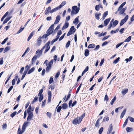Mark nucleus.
Listing matches in <instances>:
<instances>
[{"label":"nucleus","mask_w":134,"mask_h":134,"mask_svg":"<svg viewBox=\"0 0 134 134\" xmlns=\"http://www.w3.org/2000/svg\"><path fill=\"white\" fill-rule=\"evenodd\" d=\"M102 118H100L98 119L96 122L95 124V126L96 127H99V121L102 119Z\"/></svg>","instance_id":"obj_19"},{"label":"nucleus","mask_w":134,"mask_h":134,"mask_svg":"<svg viewBox=\"0 0 134 134\" xmlns=\"http://www.w3.org/2000/svg\"><path fill=\"white\" fill-rule=\"evenodd\" d=\"M109 118H104L103 119V122L108 121L109 120Z\"/></svg>","instance_id":"obj_55"},{"label":"nucleus","mask_w":134,"mask_h":134,"mask_svg":"<svg viewBox=\"0 0 134 134\" xmlns=\"http://www.w3.org/2000/svg\"><path fill=\"white\" fill-rule=\"evenodd\" d=\"M24 28L23 27L20 29L17 32V34H19L24 29Z\"/></svg>","instance_id":"obj_48"},{"label":"nucleus","mask_w":134,"mask_h":134,"mask_svg":"<svg viewBox=\"0 0 134 134\" xmlns=\"http://www.w3.org/2000/svg\"><path fill=\"white\" fill-rule=\"evenodd\" d=\"M81 85H82V83H81L80 85L78 87V88L77 89V90L76 91V93H77L79 91L80 88L81 87Z\"/></svg>","instance_id":"obj_51"},{"label":"nucleus","mask_w":134,"mask_h":134,"mask_svg":"<svg viewBox=\"0 0 134 134\" xmlns=\"http://www.w3.org/2000/svg\"><path fill=\"white\" fill-rule=\"evenodd\" d=\"M118 31H119L118 29H117L114 31L112 30L111 31L110 33L111 34H113L115 33H116L118 32Z\"/></svg>","instance_id":"obj_41"},{"label":"nucleus","mask_w":134,"mask_h":134,"mask_svg":"<svg viewBox=\"0 0 134 134\" xmlns=\"http://www.w3.org/2000/svg\"><path fill=\"white\" fill-rule=\"evenodd\" d=\"M48 102H50L51 101V98L52 96L51 92L50 91H48Z\"/></svg>","instance_id":"obj_17"},{"label":"nucleus","mask_w":134,"mask_h":134,"mask_svg":"<svg viewBox=\"0 0 134 134\" xmlns=\"http://www.w3.org/2000/svg\"><path fill=\"white\" fill-rule=\"evenodd\" d=\"M100 8V6L98 5H97L95 7V9L97 11H98Z\"/></svg>","instance_id":"obj_46"},{"label":"nucleus","mask_w":134,"mask_h":134,"mask_svg":"<svg viewBox=\"0 0 134 134\" xmlns=\"http://www.w3.org/2000/svg\"><path fill=\"white\" fill-rule=\"evenodd\" d=\"M39 96V101L41 102L43 98V94L38 95Z\"/></svg>","instance_id":"obj_40"},{"label":"nucleus","mask_w":134,"mask_h":134,"mask_svg":"<svg viewBox=\"0 0 134 134\" xmlns=\"http://www.w3.org/2000/svg\"><path fill=\"white\" fill-rule=\"evenodd\" d=\"M79 18V16H78L74 20L73 22L74 24H76L78 23Z\"/></svg>","instance_id":"obj_23"},{"label":"nucleus","mask_w":134,"mask_h":134,"mask_svg":"<svg viewBox=\"0 0 134 134\" xmlns=\"http://www.w3.org/2000/svg\"><path fill=\"white\" fill-rule=\"evenodd\" d=\"M82 119V118H76L72 121V123L74 125H76L80 123L81 122Z\"/></svg>","instance_id":"obj_5"},{"label":"nucleus","mask_w":134,"mask_h":134,"mask_svg":"<svg viewBox=\"0 0 134 134\" xmlns=\"http://www.w3.org/2000/svg\"><path fill=\"white\" fill-rule=\"evenodd\" d=\"M113 130V126L112 124H110L109 126L108 131L107 132V134H110L112 131Z\"/></svg>","instance_id":"obj_14"},{"label":"nucleus","mask_w":134,"mask_h":134,"mask_svg":"<svg viewBox=\"0 0 134 134\" xmlns=\"http://www.w3.org/2000/svg\"><path fill=\"white\" fill-rule=\"evenodd\" d=\"M126 3V2H124L122 3L119 7V8H123V6L125 5Z\"/></svg>","instance_id":"obj_57"},{"label":"nucleus","mask_w":134,"mask_h":134,"mask_svg":"<svg viewBox=\"0 0 134 134\" xmlns=\"http://www.w3.org/2000/svg\"><path fill=\"white\" fill-rule=\"evenodd\" d=\"M65 35V33L64 34H63V35L61 37H60V38H59V41H61V40H62L63 39V38L64 37Z\"/></svg>","instance_id":"obj_54"},{"label":"nucleus","mask_w":134,"mask_h":134,"mask_svg":"<svg viewBox=\"0 0 134 134\" xmlns=\"http://www.w3.org/2000/svg\"><path fill=\"white\" fill-rule=\"evenodd\" d=\"M133 130L132 128L129 127H127L126 128V130L127 132H130L132 131Z\"/></svg>","instance_id":"obj_30"},{"label":"nucleus","mask_w":134,"mask_h":134,"mask_svg":"<svg viewBox=\"0 0 134 134\" xmlns=\"http://www.w3.org/2000/svg\"><path fill=\"white\" fill-rule=\"evenodd\" d=\"M53 80V78L52 77H51L49 81V84L52 83Z\"/></svg>","instance_id":"obj_62"},{"label":"nucleus","mask_w":134,"mask_h":134,"mask_svg":"<svg viewBox=\"0 0 134 134\" xmlns=\"http://www.w3.org/2000/svg\"><path fill=\"white\" fill-rule=\"evenodd\" d=\"M132 56H130L129 57V59L126 58L125 59V61H126V63H127L128 62H130L131 60H132Z\"/></svg>","instance_id":"obj_35"},{"label":"nucleus","mask_w":134,"mask_h":134,"mask_svg":"<svg viewBox=\"0 0 134 134\" xmlns=\"http://www.w3.org/2000/svg\"><path fill=\"white\" fill-rule=\"evenodd\" d=\"M70 41H68L66 43L65 47L66 48H68L70 46Z\"/></svg>","instance_id":"obj_50"},{"label":"nucleus","mask_w":134,"mask_h":134,"mask_svg":"<svg viewBox=\"0 0 134 134\" xmlns=\"http://www.w3.org/2000/svg\"><path fill=\"white\" fill-rule=\"evenodd\" d=\"M50 43V41H48L47 43L45 45L43 46L42 48H43V50L45 48L46 49L45 50L44 53H46L49 50L50 46H49V44Z\"/></svg>","instance_id":"obj_4"},{"label":"nucleus","mask_w":134,"mask_h":134,"mask_svg":"<svg viewBox=\"0 0 134 134\" xmlns=\"http://www.w3.org/2000/svg\"><path fill=\"white\" fill-rule=\"evenodd\" d=\"M123 43V42H122L120 43H118L117 44L116 46V48H117L120 47L121 45Z\"/></svg>","instance_id":"obj_60"},{"label":"nucleus","mask_w":134,"mask_h":134,"mask_svg":"<svg viewBox=\"0 0 134 134\" xmlns=\"http://www.w3.org/2000/svg\"><path fill=\"white\" fill-rule=\"evenodd\" d=\"M118 21L117 20H115L113 23V27H115L118 24Z\"/></svg>","instance_id":"obj_31"},{"label":"nucleus","mask_w":134,"mask_h":134,"mask_svg":"<svg viewBox=\"0 0 134 134\" xmlns=\"http://www.w3.org/2000/svg\"><path fill=\"white\" fill-rule=\"evenodd\" d=\"M123 107V106H121L116 108L115 110V112L116 113H118V110H121Z\"/></svg>","instance_id":"obj_28"},{"label":"nucleus","mask_w":134,"mask_h":134,"mask_svg":"<svg viewBox=\"0 0 134 134\" xmlns=\"http://www.w3.org/2000/svg\"><path fill=\"white\" fill-rule=\"evenodd\" d=\"M101 15L100 13H99V14H95L96 18L97 20H99V16H100Z\"/></svg>","instance_id":"obj_33"},{"label":"nucleus","mask_w":134,"mask_h":134,"mask_svg":"<svg viewBox=\"0 0 134 134\" xmlns=\"http://www.w3.org/2000/svg\"><path fill=\"white\" fill-rule=\"evenodd\" d=\"M95 47V45L93 44H90L88 46V48H94Z\"/></svg>","instance_id":"obj_39"},{"label":"nucleus","mask_w":134,"mask_h":134,"mask_svg":"<svg viewBox=\"0 0 134 134\" xmlns=\"http://www.w3.org/2000/svg\"><path fill=\"white\" fill-rule=\"evenodd\" d=\"M76 29L74 26H72L68 33L67 36H69L71 34H74L75 31Z\"/></svg>","instance_id":"obj_6"},{"label":"nucleus","mask_w":134,"mask_h":134,"mask_svg":"<svg viewBox=\"0 0 134 134\" xmlns=\"http://www.w3.org/2000/svg\"><path fill=\"white\" fill-rule=\"evenodd\" d=\"M13 86H11L9 88L7 91L8 93H9L10 92V91L13 89Z\"/></svg>","instance_id":"obj_59"},{"label":"nucleus","mask_w":134,"mask_h":134,"mask_svg":"<svg viewBox=\"0 0 134 134\" xmlns=\"http://www.w3.org/2000/svg\"><path fill=\"white\" fill-rule=\"evenodd\" d=\"M116 99V98L115 97L114 98H113V99L111 102V105H113V104L114 102L115 101V100Z\"/></svg>","instance_id":"obj_44"},{"label":"nucleus","mask_w":134,"mask_h":134,"mask_svg":"<svg viewBox=\"0 0 134 134\" xmlns=\"http://www.w3.org/2000/svg\"><path fill=\"white\" fill-rule=\"evenodd\" d=\"M59 9V7H55L53 9H52L51 10V13H52L54 12H55Z\"/></svg>","instance_id":"obj_21"},{"label":"nucleus","mask_w":134,"mask_h":134,"mask_svg":"<svg viewBox=\"0 0 134 134\" xmlns=\"http://www.w3.org/2000/svg\"><path fill=\"white\" fill-rule=\"evenodd\" d=\"M89 54V51L87 50H86L85 53V56L87 57Z\"/></svg>","instance_id":"obj_38"},{"label":"nucleus","mask_w":134,"mask_h":134,"mask_svg":"<svg viewBox=\"0 0 134 134\" xmlns=\"http://www.w3.org/2000/svg\"><path fill=\"white\" fill-rule=\"evenodd\" d=\"M103 130V127H101L99 129V134H101Z\"/></svg>","instance_id":"obj_49"},{"label":"nucleus","mask_w":134,"mask_h":134,"mask_svg":"<svg viewBox=\"0 0 134 134\" xmlns=\"http://www.w3.org/2000/svg\"><path fill=\"white\" fill-rule=\"evenodd\" d=\"M69 25V23L68 22L65 21L64 24L62 29V30H64L65 29L67 28Z\"/></svg>","instance_id":"obj_16"},{"label":"nucleus","mask_w":134,"mask_h":134,"mask_svg":"<svg viewBox=\"0 0 134 134\" xmlns=\"http://www.w3.org/2000/svg\"><path fill=\"white\" fill-rule=\"evenodd\" d=\"M60 74V71H58V72L56 74L55 76V78H57L59 76V75Z\"/></svg>","instance_id":"obj_61"},{"label":"nucleus","mask_w":134,"mask_h":134,"mask_svg":"<svg viewBox=\"0 0 134 134\" xmlns=\"http://www.w3.org/2000/svg\"><path fill=\"white\" fill-rule=\"evenodd\" d=\"M113 24V23H112L111 22H110L109 25V27H108V29H110L112 27Z\"/></svg>","instance_id":"obj_63"},{"label":"nucleus","mask_w":134,"mask_h":134,"mask_svg":"<svg viewBox=\"0 0 134 134\" xmlns=\"http://www.w3.org/2000/svg\"><path fill=\"white\" fill-rule=\"evenodd\" d=\"M60 19V17L59 15H57L56 18V20L54 22V25L57 24Z\"/></svg>","instance_id":"obj_13"},{"label":"nucleus","mask_w":134,"mask_h":134,"mask_svg":"<svg viewBox=\"0 0 134 134\" xmlns=\"http://www.w3.org/2000/svg\"><path fill=\"white\" fill-rule=\"evenodd\" d=\"M16 111H15L12 113L10 114V116L12 117H13L14 116H15V115H16Z\"/></svg>","instance_id":"obj_53"},{"label":"nucleus","mask_w":134,"mask_h":134,"mask_svg":"<svg viewBox=\"0 0 134 134\" xmlns=\"http://www.w3.org/2000/svg\"><path fill=\"white\" fill-rule=\"evenodd\" d=\"M88 67L87 66L86 67L85 69L84 70V71H83L84 72V73H86L87 71H88Z\"/></svg>","instance_id":"obj_64"},{"label":"nucleus","mask_w":134,"mask_h":134,"mask_svg":"<svg viewBox=\"0 0 134 134\" xmlns=\"http://www.w3.org/2000/svg\"><path fill=\"white\" fill-rule=\"evenodd\" d=\"M129 16L128 15H126L125 18L122 19L120 23V26H122L124 23H125L127 20L128 19Z\"/></svg>","instance_id":"obj_9"},{"label":"nucleus","mask_w":134,"mask_h":134,"mask_svg":"<svg viewBox=\"0 0 134 134\" xmlns=\"http://www.w3.org/2000/svg\"><path fill=\"white\" fill-rule=\"evenodd\" d=\"M131 36H129L126 39H125L124 41V42H129L131 40Z\"/></svg>","instance_id":"obj_29"},{"label":"nucleus","mask_w":134,"mask_h":134,"mask_svg":"<svg viewBox=\"0 0 134 134\" xmlns=\"http://www.w3.org/2000/svg\"><path fill=\"white\" fill-rule=\"evenodd\" d=\"M51 7L50 6H49L46 8L45 11V14L46 15L48 14L49 13H51Z\"/></svg>","instance_id":"obj_12"},{"label":"nucleus","mask_w":134,"mask_h":134,"mask_svg":"<svg viewBox=\"0 0 134 134\" xmlns=\"http://www.w3.org/2000/svg\"><path fill=\"white\" fill-rule=\"evenodd\" d=\"M53 59L51 60L50 62L46 64V66L47 67L46 69V72H48L51 69V66L53 64Z\"/></svg>","instance_id":"obj_3"},{"label":"nucleus","mask_w":134,"mask_h":134,"mask_svg":"<svg viewBox=\"0 0 134 134\" xmlns=\"http://www.w3.org/2000/svg\"><path fill=\"white\" fill-rule=\"evenodd\" d=\"M10 48L9 47H6L5 48L4 50V53H5L7 52L10 49Z\"/></svg>","instance_id":"obj_47"},{"label":"nucleus","mask_w":134,"mask_h":134,"mask_svg":"<svg viewBox=\"0 0 134 134\" xmlns=\"http://www.w3.org/2000/svg\"><path fill=\"white\" fill-rule=\"evenodd\" d=\"M33 32H32L30 35H29V37L28 38L27 40L28 41H29L30 40V39L33 36Z\"/></svg>","instance_id":"obj_34"},{"label":"nucleus","mask_w":134,"mask_h":134,"mask_svg":"<svg viewBox=\"0 0 134 134\" xmlns=\"http://www.w3.org/2000/svg\"><path fill=\"white\" fill-rule=\"evenodd\" d=\"M108 11H106L104 12L103 15V19H104L105 17L108 15Z\"/></svg>","instance_id":"obj_36"},{"label":"nucleus","mask_w":134,"mask_h":134,"mask_svg":"<svg viewBox=\"0 0 134 134\" xmlns=\"http://www.w3.org/2000/svg\"><path fill=\"white\" fill-rule=\"evenodd\" d=\"M27 73L26 71H25L24 72L21 77V80H23L25 77Z\"/></svg>","instance_id":"obj_42"},{"label":"nucleus","mask_w":134,"mask_h":134,"mask_svg":"<svg viewBox=\"0 0 134 134\" xmlns=\"http://www.w3.org/2000/svg\"><path fill=\"white\" fill-rule=\"evenodd\" d=\"M23 133V132L21 131L20 128V127H19L17 131V134H22Z\"/></svg>","instance_id":"obj_37"},{"label":"nucleus","mask_w":134,"mask_h":134,"mask_svg":"<svg viewBox=\"0 0 134 134\" xmlns=\"http://www.w3.org/2000/svg\"><path fill=\"white\" fill-rule=\"evenodd\" d=\"M127 110L126 109H124L123 110V111L122 112L121 116H120V117H123L124 115L125 114L126 112V111Z\"/></svg>","instance_id":"obj_24"},{"label":"nucleus","mask_w":134,"mask_h":134,"mask_svg":"<svg viewBox=\"0 0 134 134\" xmlns=\"http://www.w3.org/2000/svg\"><path fill=\"white\" fill-rule=\"evenodd\" d=\"M12 17H7L3 22V24H4L6 23Z\"/></svg>","instance_id":"obj_22"},{"label":"nucleus","mask_w":134,"mask_h":134,"mask_svg":"<svg viewBox=\"0 0 134 134\" xmlns=\"http://www.w3.org/2000/svg\"><path fill=\"white\" fill-rule=\"evenodd\" d=\"M37 57L36 55H35L33 57L32 59V64H33L35 63Z\"/></svg>","instance_id":"obj_20"},{"label":"nucleus","mask_w":134,"mask_h":134,"mask_svg":"<svg viewBox=\"0 0 134 134\" xmlns=\"http://www.w3.org/2000/svg\"><path fill=\"white\" fill-rule=\"evenodd\" d=\"M66 3V2L65 1H63L59 6V9L61 8Z\"/></svg>","instance_id":"obj_25"},{"label":"nucleus","mask_w":134,"mask_h":134,"mask_svg":"<svg viewBox=\"0 0 134 134\" xmlns=\"http://www.w3.org/2000/svg\"><path fill=\"white\" fill-rule=\"evenodd\" d=\"M31 109V105H30L28 108L27 110V113L28 116L27 117H31L33 116V114L32 112L30 111Z\"/></svg>","instance_id":"obj_10"},{"label":"nucleus","mask_w":134,"mask_h":134,"mask_svg":"<svg viewBox=\"0 0 134 134\" xmlns=\"http://www.w3.org/2000/svg\"><path fill=\"white\" fill-rule=\"evenodd\" d=\"M54 26V24H53L47 30L46 32L47 34H44L43 35L42 37L43 38L46 39L48 36L52 33L53 32Z\"/></svg>","instance_id":"obj_1"},{"label":"nucleus","mask_w":134,"mask_h":134,"mask_svg":"<svg viewBox=\"0 0 134 134\" xmlns=\"http://www.w3.org/2000/svg\"><path fill=\"white\" fill-rule=\"evenodd\" d=\"M38 99V97L36 96L35 98H34L33 101L32 102V103H34L35 102H36V101Z\"/></svg>","instance_id":"obj_52"},{"label":"nucleus","mask_w":134,"mask_h":134,"mask_svg":"<svg viewBox=\"0 0 134 134\" xmlns=\"http://www.w3.org/2000/svg\"><path fill=\"white\" fill-rule=\"evenodd\" d=\"M28 125V122H25L24 124H23L22 127V130L21 131L23 132H24L26 129V127H27Z\"/></svg>","instance_id":"obj_11"},{"label":"nucleus","mask_w":134,"mask_h":134,"mask_svg":"<svg viewBox=\"0 0 134 134\" xmlns=\"http://www.w3.org/2000/svg\"><path fill=\"white\" fill-rule=\"evenodd\" d=\"M43 51V48H41V50L38 49L36 51V54H37V55H36L38 58L41 55Z\"/></svg>","instance_id":"obj_7"},{"label":"nucleus","mask_w":134,"mask_h":134,"mask_svg":"<svg viewBox=\"0 0 134 134\" xmlns=\"http://www.w3.org/2000/svg\"><path fill=\"white\" fill-rule=\"evenodd\" d=\"M68 107V105L67 104L65 103L62 105V108L63 109H65Z\"/></svg>","instance_id":"obj_26"},{"label":"nucleus","mask_w":134,"mask_h":134,"mask_svg":"<svg viewBox=\"0 0 134 134\" xmlns=\"http://www.w3.org/2000/svg\"><path fill=\"white\" fill-rule=\"evenodd\" d=\"M126 3V2H124L122 3L119 7V8H123V6L125 5Z\"/></svg>","instance_id":"obj_58"},{"label":"nucleus","mask_w":134,"mask_h":134,"mask_svg":"<svg viewBox=\"0 0 134 134\" xmlns=\"http://www.w3.org/2000/svg\"><path fill=\"white\" fill-rule=\"evenodd\" d=\"M41 36H39L37 40V45L38 46H40L41 43Z\"/></svg>","instance_id":"obj_15"},{"label":"nucleus","mask_w":134,"mask_h":134,"mask_svg":"<svg viewBox=\"0 0 134 134\" xmlns=\"http://www.w3.org/2000/svg\"><path fill=\"white\" fill-rule=\"evenodd\" d=\"M126 3V2H124L122 3L119 7V8H123V6L125 5Z\"/></svg>","instance_id":"obj_56"},{"label":"nucleus","mask_w":134,"mask_h":134,"mask_svg":"<svg viewBox=\"0 0 134 134\" xmlns=\"http://www.w3.org/2000/svg\"><path fill=\"white\" fill-rule=\"evenodd\" d=\"M8 37L5 38L4 40V41L3 42H2L1 43V44H4L7 42V41L8 40Z\"/></svg>","instance_id":"obj_45"},{"label":"nucleus","mask_w":134,"mask_h":134,"mask_svg":"<svg viewBox=\"0 0 134 134\" xmlns=\"http://www.w3.org/2000/svg\"><path fill=\"white\" fill-rule=\"evenodd\" d=\"M35 70V68L34 67L30 69L27 72V74H29L32 73Z\"/></svg>","instance_id":"obj_32"},{"label":"nucleus","mask_w":134,"mask_h":134,"mask_svg":"<svg viewBox=\"0 0 134 134\" xmlns=\"http://www.w3.org/2000/svg\"><path fill=\"white\" fill-rule=\"evenodd\" d=\"M128 90L127 89H126L125 90H123L121 91L122 94L123 95H125L127 92Z\"/></svg>","instance_id":"obj_27"},{"label":"nucleus","mask_w":134,"mask_h":134,"mask_svg":"<svg viewBox=\"0 0 134 134\" xmlns=\"http://www.w3.org/2000/svg\"><path fill=\"white\" fill-rule=\"evenodd\" d=\"M110 18L107 19L105 20L104 22V25L105 26H107L110 21Z\"/></svg>","instance_id":"obj_18"},{"label":"nucleus","mask_w":134,"mask_h":134,"mask_svg":"<svg viewBox=\"0 0 134 134\" xmlns=\"http://www.w3.org/2000/svg\"><path fill=\"white\" fill-rule=\"evenodd\" d=\"M126 9V7H125L124 8H119L118 9V11L119 12V14H123Z\"/></svg>","instance_id":"obj_8"},{"label":"nucleus","mask_w":134,"mask_h":134,"mask_svg":"<svg viewBox=\"0 0 134 134\" xmlns=\"http://www.w3.org/2000/svg\"><path fill=\"white\" fill-rule=\"evenodd\" d=\"M72 10L71 13V15L72 16L78 13L80 10V8L77 7L76 6H74L72 7Z\"/></svg>","instance_id":"obj_2"},{"label":"nucleus","mask_w":134,"mask_h":134,"mask_svg":"<svg viewBox=\"0 0 134 134\" xmlns=\"http://www.w3.org/2000/svg\"><path fill=\"white\" fill-rule=\"evenodd\" d=\"M120 59V57H118V58H117L115 60L113 61V63L114 64H116V63H117L119 61Z\"/></svg>","instance_id":"obj_43"}]
</instances>
